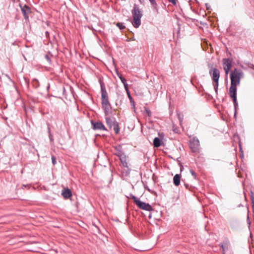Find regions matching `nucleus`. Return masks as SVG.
<instances>
[{
	"instance_id": "nucleus-12",
	"label": "nucleus",
	"mask_w": 254,
	"mask_h": 254,
	"mask_svg": "<svg viewBox=\"0 0 254 254\" xmlns=\"http://www.w3.org/2000/svg\"><path fill=\"white\" fill-rule=\"evenodd\" d=\"M223 68H231L232 61L229 59H224L223 60Z\"/></svg>"
},
{
	"instance_id": "nucleus-36",
	"label": "nucleus",
	"mask_w": 254,
	"mask_h": 254,
	"mask_svg": "<svg viewBox=\"0 0 254 254\" xmlns=\"http://www.w3.org/2000/svg\"><path fill=\"white\" fill-rule=\"evenodd\" d=\"M218 87H214V90H215V91L216 92V94H217V92H218Z\"/></svg>"
},
{
	"instance_id": "nucleus-38",
	"label": "nucleus",
	"mask_w": 254,
	"mask_h": 254,
	"mask_svg": "<svg viewBox=\"0 0 254 254\" xmlns=\"http://www.w3.org/2000/svg\"><path fill=\"white\" fill-rule=\"evenodd\" d=\"M247 220H248V223H249V224H250V218H249V215H248V217H247Z\"/></svg>"
},
{
	"instance_id": "nucleus-17",
	"label": "nucleus",
	"mask_w": 254,
	"mask_h": 254,
	"mask_svg": "<svg viewBox=\"0 0 254 254\" xmlns=\"http://www.w3.org/2000/svg\"><path fill=\"white\" fill-rule=\"evenodd\" d=\"M118 75L119 76V77L120 78V79H121L122 82L123 83L124 85V87H125V88L126 89V90L127 91V89H128V85L127 84V82H126V79L123 77L122 75L121 74H118Z\"/></svg>"
},
{
	"instance_id": "nucleus-21",
	"label": "nucleus",
	"mask_w": 254,
	"mask_h": 254,
	"mask_svg": "<svg viewBox=\"0 0 254 254\" xmlns=\"http://www.w3.org/2000/svg\"><path fill=\"white\" fill-rule=\"evenodd\" d=\"M48 130L49 137L50 141L53 142V140H54L53 136L51 133V129L49 127H48Z\"/></svg>"
},
{
	"instance_id": "nucleus-30",
	"label": "nucleus",
	"mask_w": 254,
	"mask_h": 254,
	"mask_svg": "<svg viewBox=\"0 0 254 254\" xmlns=\"http://www.w3.org/2000/svg\"><path fill=\"white\" fill-rule=\"evenodd\" d=\"M221 247L222 248L223 251H224L227 249L226 245H224L223 244L221 245Z\"/></svg>"
},
{
	"instance_id": "nucleus-23",
	"label": "nucleus",
	"mask_w": 254,
	"mask_h": 254,
	"mask_svg": "<svg viewBox=\"0 0 254 254\" xmlns=\"http://www.w3.org/2000/svg\"><path fill=\"white\" fill-rule=\"evenodd\" d=\"M133 201H134V202L135 203V204L137 205V204H138V201H140V200L139 198H137L136 197H135V196H133V197H132V198Z\"/></svg>"
},
{
	"instance_id": "nucleus-29",
	"label": "nucleus",
	"mask_w": 254,
	"mask_h": 254,
	"mask_svg": "<svg viewBox=\"0 0 254 254\" xmlns=\"http://www.w3.org/2000/svg\"><path fill=\"white\" fill-rule=\"evenodd\" d=\"M225 70V72L226 75H227L230 70V68H223Z\"/></svg>"
},
{
	"instance_id": "nucleus-33",
	"label": "nucleus",
	"mask_w": 254,
	"mask_h": 254,
	"mask_svg": "<svg viewBox=\"0 0 254 254\" xmlns=\"http://www.w3.org/2000/svg\"><path fill=\"white\" fill-rule=\"evenodd\" d=\"M205 6H206V9L207 10H209V9H210V6L209 4L208 3H205Z\"/></svg>"
},
{
	"instance_id": "nucleus-6",
	"label": "nucleus",
	"mask_w": 254,
	"mask_h": 254,
	"mask_svg": "<svg viewBox=\"0 0 254 254\" xmlns=\"http://www.w3.org/2000/svg\"><path fill=\"white\" fill-rule=\"evenodd\" d=\"M137 206L140 209L144 210L151 211L153 210L152 206L149 204L144 202L140 201L138 202Z\"/></svg>"
},
{
	"instance_id": "nucleus-15",
	"label": "nucleus",
	"mask_w": 254,
	"mask_h": 254,
	"mask_svg": "<svg viewBox=\"0 0 254 254\" xmlns=\"http://www.w3.org/2000/svg\"><path fill=\"white\" fill-rule=\"evenodd\" d=\"M106 122L107 124L110 127H112L113 126V124L115 122H117L115 119H112L110 117L106 118Z\"/></svg>"
},
{
	"instance_id": "nucleus-8",
	"label": "nucleus",
	"mask_w": 254,
	"mask_h": 254,
	"mask_svg": "<svg viewBox=\"0 0 254 254\" xmlns=\"http://www.w3.org/2000/svg\"><path fill=\"white\" fill-rule=\"evenodd\" d=\"M229 95L233 99L234 102V108L235 110V116H236V110L238 107V104L237 101V91H229Z\"/></svg>"
},
{
	"instance_id": "nucleus-25",
	"label": "nucleus",
	"mask_w": 254,
	"mask_h": 254,
	"mask_svg": "<svg viewBox=\"0 0 254 254\" xmlns=\"http://www.w3.org/2000/svg\"><path fill=\"white\" fill-rule=\"evenodd\" d=\"M52 163L54 165H55L57 162H56V158L55 156H52Z\"/></svg>"
},
{
	"instance_id": "nucleus-10",
	"label": "nucleus",
	"mask_w": 254,
	"mask_h": 254,
	"mask_svg": "<svg viewBox=\"0 0 254 254\" xmlns=\"http://www.w3.org/2000/svg\"><path fill=\"white\" fill-rule=\"evenodd\" d=\"M118 156L119 157L121 162L124 167L128 168L127 163L126 160V156L121 153H119Z\"/></svg>"
},
{
	"instance_id": "nucleus-2",
	"label": "nucleus",
	"mask_w": 254,
	"mask_h": 254,
	"mask_svg": "<svg viewBox=\"0 0 254 254\" xmlns=\"http://www.w3.org/2000/svg\"><path fill=\"white\" fill-rule=\"evenodd\" d=\"M133 17L132 24L134 27L138 28L141 24V18L142 16V12L136 4H134L133 8L131 10Z\"/></svg>"
},
{
	"instance_id": "nucleus-13",
	"label": "nucleus",
	"mask_w": 254,
	"mask_h": 254,
	"mask_svg": "<svg viewBox=\"0 0 254 254\" xmlns=\"http://www.w3.org/2000/svg\"><path fill=\"white\" fill-rule=\"evenodd\" d=\"M62 195L64 198L67 199L69 198L72 195V193L69 189H67L66 190H64L63 191Z\"/></svg>"
},
{
	"instance_id": "nucleus-3",
	"label": "nucleus",
	"mask_w": 254,
	"mask_h": 254,
	"mask_svg": "<svg viewBox=\"0 0 254 254\" xmlns=\"http://www.w3.org/2000/svg\"><path fill=\"white\" fill-rule=\"evenodd\" d=\"M199 146V141L196 137H193L190 142V148L193 152H198Z\"/></svg>"
},
{
	"instance_id": "nucleus-26",
	"label": "nucleus",
	"mask_w": 254,
	"mask_h": 254,
	"mask_svg": "<svg viewBox=\"0 0 254 254\" xmlns=\"http://www.w3.org/2000/svg\"><path fill=\"white\" fill-rule=\"evenodd\" d=\"M251 200L252 203V207H254V194L252 193L251 195Z\"/></svg>"
},
{
	"instance_id": "nucleus-16",
	"label": "nucleus",
	"mask_w": 254,
	"mask_h": 254,
	"mask_svg": "<svg viewBox=\"0 0 254 254\" xmlns=\"http://www.w3.org/2000/svg\"><path fill=\"white\" fill-rule=\"evenodd\" d=\"M162 140L158 137H155L153 140V145L155 147H158L161 145Z\"/></svg>"
},
{
	"instance_id": "nucleus-9",
	"label": "nucleus",
	"mask_w": 254,
	"mask_h": 254,
	"mask_svg": "<svg viewBox=\"0 0 254 254\" xmlns=\"http://www.w3.org/2000/svg\"><path fill=\"white\" fill-rule=\"evenodd\" d=\"M21 10L23 14L25 19L28 18V14L30 12V8L29 6L25 5L23 6H21Z\"/></svg>"
},
{
	"instance_id": "nucleus-1",
	"label": "nucleus",
	"mask_w": 254,
	"mask_h": 254,
	"mask_svg": "<svg viewBox=\"0 0 254 254\" xmlns=\"http://www.w3.org/2000/svg\"><path fill=\"white\" fill-rule=\"evenodd\" d=\"M244 77V73L242 69L235 68L232 70L230 74L231 86L229 91H237V86L240 85L241 79Z\"/></svg>"
},
{
	"instance_id": "nucleus-18",
	"label": "nucleus",
	"mask_w": 254,
	"mask_h": 254,
	"mask_svg": "<svg viewBox=\"0 0 254 254\" xmlns=\"http://www.w3.org/2000/svg\"><path fill=\"white\" fill-rule=\"evenodd\" d=\"M151 4L153 7V9L155 11L158 13V8L157 4L155 0H149Z\"/></svg>"
},
{
	"instance_id": "nucleus-20",
	"label": "nucleus",
	"mask_w": 254,
	"mask_h": 254,
	"mask_svg": "<svg viewBox=\"0 0 254 254\" xmlns=\"http://www.w3.org/2000/svg\"><path fill=\"white\" fill-rule=\"evenodd\" d=\"M32 83L33 86L35 88H38L40 86L39 81L37 79H33Z\"/></svg>"
},
{
	"instance_id": "nucleus-28",
	"label": "nucleus",
	"mask_w": 254,
	"mask_h": 254,
	"mask_svg": "<svg viewBox=\"0 0 254 254\" xmlns=\"http://www.w3.org/2000/svg\"><path fill=\"white\" fill-rule=\"evenodd\" d=\"M168 1L174 5H175L177 3L176 0H168Z\"/></svg>"
},
{
	"instance_id": "nucleus-5",
	"label": "nucleus",
	"mask_w": 254,
	"mask_h": 254,
	"mask_svg": "<svg viewBox=\"0 0 254 254\" xmlns=\"http://www.w3.org/2000/svg\"><path fill=\"white\" fill-rule=\"evenodd\" d=\"M209 73L211 75L213 81H219L220 77V71L217 68L211 67L209 71Z\"/></svg>"
},
{
	"instance_id": "nucleus-39",
	"label": "nucleus",
	"mask_w": 254,
	"mask_h": 254,
	"mask_svg": "<svg viewBox=\"0 0 254 254\" xmlns=\"http://www.w3.org/2000/svg\"><path fill=\"white\" fill-rule=\"evenodd\" d=\"M134 195H133V194H130V197L131 198H132V197H133V196H134Z\"/></svg>"
},
{
	"instance_id": "nucleus-7",
	"label": "nucleus",
	"mask_w": 254,
	"mask_h": 254,
	"mask_svg": "<svg viewBox=\"0 0 254 254\" xmlns=\"http://www.w3.org/2000/svg\"><path fill=\"white\" fill-rule=\"evenodd\" d=\"M91 123L93 126V129L94 130H107V128L105 127L104 125L102 124V123L99 122H94L93 121H91Z\"/></svg>"
},
{
	"instance_id": "nucleus-31",
	"label": "nucleus",
	"mask_w": 254,
	"mask_h": 254,
	"mask_svg": "<svg viewBox=\"0 0 254 254\" xmlns=\"http://www.w3.org/2000/svg\"><path fill=\"white\" fill-rule=\"evenodd\" d=\"M145 111H146V112L147 113V114H148V115L149 116H150L151 115V111L149 110L146 109Z\"/></svg>"
},
{
	"instance_id": "nucleus-22",
	"label": "nucleus",
	"mask_w": 254,
	"mask_h": 254,
	"mask_svg": "<svg viewBox=\"0 0 254 254\" xmlns=\"http://www.w3.org/2000/svg\"><path fill=\"white\" fill-rule=\"evenodd\" d=\"M116 25L121 30H123L125 28V26L122 23L118 22L116 24Z\"/></svg>"
},
{
	"instance_id": "nucleus-11",
	"label": "nucleus",
	"mask_w": 254,
	"mask_h": 254,
	"mask_svg": "<svg viewBox=\"0 0 254 254\" xmlns=\"http://www.w3.org/2000/svg\"><path fill=\"white\" fill-rule=\"evenodd\" d=\"M102 108L104 110L105 114L106 116L108 115L111 112V110L112 109L111 105L110 103L102 105Z\"/></svg>"
},
{
	"instance_id": "nucleus-27",
	"label": "nucleus",
	"mask_w": 254,
	"mask_h": 254,
	"mask_svg": "<svg viewBox=\"0 0 254 254\" xmlns=\"http://www.w3.org/2000/svg\"><path fill=\"white\" fill-rule=\"evenodd\" d=\"M190 173L194 179H196V174L192 170H190Z\"/></svg>"
},
{
	"instance_id": "nucleus-14",
	"label": "nucleus",
	"mask_w": 254,
	"mask_h": 254,
	"mask_svg": "<svg viewBox=\"0 0 254 254\" xmlns=\"http://www.w3.org/2000/svg\"><path fill=\"white\" fill-rule=\"evenodd\" d=\"M180 175L176 174L173 178V183L176 186H178L180 184Z\"/></svg>"
},
{
	"instance_id": "nucleus-32",
	"label": "nucleus",
	"mask_w": 254,
	"mask_h": 254,
	"mask_svg": "<svg viewBox=\"0 0 254 254\" xmlns=\"http://www.w3.org/2000/svg\"><path fill=\"white\" fill-rule=\"evenodd\" d=\"M46 59L47 60V61H48L49 62H51V60H50V57H49L48 55H46L45 56Z\"/></svg>"
},
{
	"instance_id": "nucleus-19",
	"label": "nucleus",
	"mask_w": 254,
	"mask_h": 254,
	"mask_svg": "<svg viewBox=\"0 0 254 254\" xmlns=\"http://www.w3.org/2000/svg\"><path fill=\"white\" fill-rule=\"evenodd\" d=\"M112 127H113L115 133L118 134L119 132V123L117 122H115Z\"/></svg>"
},
{
	"instance_id": "nucleus-24",
	"label": "nucleus",
	"mask_w": 254,
	"mask_h": 254,
	"mask_svg": "<svg viewBox=\"0 0 254 254\" xmlns=\"http://www.w3.org/2000/svg\"><path fill=\"white\" fill-rule=\"evenodd\" d=\"M178 119L179 120V121H180V123H181L183 122V115L181 114V113H178Z\"/></svg>"
},
{
	"instance_id": "nucleus-4",
	"label": "nucleus",
	"mask_w": 254,
	"mask_h": 254,
	"mask_svg": "<svg viewBox=\"0 0 254 254\" xmlns=\"http://www.w3.org/2000/svg\"><path fill=\"white\" fill-rule=\"evenodd\" d=\"M101 91L102 105L110 103L108 99V93L106 91L105 86L102 84H101Z\"/></svg>"
},
{
	"instance_id": "nucleus-34",
	"label": "nucleus",
	"mask_w": 254,
	"mask_h": 254,
	"mask_svg": "<svg viewBox=\"0 0 254 254\" xmlns=\"http://www.w3.org/2000/svg\"><path fill=\"white\" fill-rule=\"evenodd\" d=\"M127 95H128V98H129V100H130V102H132V97H131V96H130V94H129V93H127Z\"/></svg>"
},
{
	"instance_id": "nucleus-35",
	"label": "nucleus",
	"mask_w": 254,
	"mask_h": 254,
	"mask_svg": "<svg viewBox=\"0 0 254 254\" xmlns=\"http://www.w3.org/2000/svg\"><path fill=\"white\" fill-rule=\"evenodd\" d=\"M215 82V84L214 85V87H218L219 81H214Z\"/></svg>"
},
{
	"instance_id": "nucleus-40",
	"label": "nucleus",
	"mask_w": 254,
	"mask_h": 254,
	"mask_svg": "<svg viewBox=\"0 0 254 254\" xmlns=\"http://www.w3.org/2000/svg\"><path fill=\"white\" fill-rule=\"evenodd\" d=\"M50 88V85H49L47 87V90H48Z\"/></svg>"
},
{
	"instance_id": "nucleus-37",
	"label": "nucleus",
	"mask_w": 254,
	"mask_h": 254,
	"mask_svg": "<svg viewBox=\"0 0 254 254\" xmlns=\"http://www.w3.org/2000/svg\"><path fill=\"white\" fill-rule=\"evenodd\" d=\"M130 103H131V105H132L133 107H134V106H135V105H134V102L133 101V100H132V102H130Z\"/></svg>"
}]
</instances>
